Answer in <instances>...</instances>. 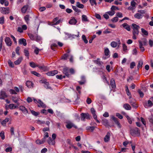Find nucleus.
<instances>
[{"mask_svg":"<svg viewBox=\"0 0 153 153\" xmlns=\"http://www.w3.org/2000/svg\"><path fill=\"white\" fill-rule=\"evenodd\" d=\"M130 134L133 136H139L140 135V132L139 128L135 127L131 129L130 131Z\"/></svg>","mask_w":153,"mask_h":153,"instance_id":"obj_1","label":"nucleus"},{"mask_svg":"<svg viewBox=\"0 0 153 153\" xmlns=\"http://www.w3.org/2000/svg\"><path fill=\"white\" fill-rule=\"evenodd\" d=\"M34 102L36 104H39L38 105V107H42L43 108H45L46 107V105L40 100H37L34 98H33Z\"/></svg>","mask_w":153,"mask_h":153,"instance_id":"obj_2","label":"nucleus"},{"mask_svg":"<svg viewBox=\"0 0 153 153\" xmlns=\"http://www.w3.org/2000/svg\"><path fill=\"white\" fill-rule=\"evenodd\" d=\"M143 105L146 108H148L151 107L153 105V103L150 100H148L147 101H145L143 103Z\"/></svg>","mask_w":153,"mask_h":153,"instance_id":"obj_3","label":"nucleus"},{"mask_svg":"<svg viewBox=\"0 0 153 153\" xmlns=\"http://www.w3.org/2000/svg\"><path fill=\"white\" fill-rule=\"evenodd\" d=\"M28 35L31 40L38 41L40 39L38 37L36 34L33 35L32 33H29L28 34Z\"/></svg>","mask_w":153,"mask_h":153,"instance_id":"obj_4","label":"nucleus"},{"mask_svg":"<svg viewBox=\"0 0 153 153\" xmlns=\"http://www.w3.org/2000/svg\"><path fill=\"white\" fill-rule=\"evenodd\" d=\"M0 11L3 14H7L9 13V7H1L0 8Z\"/></svg>","mask_w":153,"mask_h":153,"instance_id":"obj_5","label":"nucleus"},{"mask_svg":"<svg viewBox=\"0 0 153 153\" xmlns=\"http://www.w3.org/2000/svg\"><path fill=\"white\" fill-rule=\"evenodd\" d=\"M100 59L97 58V60H94V63L97 64L99 66H100L102 68H103L104 67V66L103 65V62L100 60H99Z\"/></svg>","mask_w":153,"mask_h":153,"instance_id":"obj_6","label":"nucleus"},{"mask_svg":"<svg viewBox=\"0 0 153 153\" xmlns=\"http://www.w3.org/2000/svg\"><path fill=\"white\" fill-rule=\"evenodd\" d=\"M111 119L113 120L115 123L118 126L119 128H121V125L118 121V119L117 118L113 116H111Z\"/></svg>","mask_w":153,"mask_h":153,"instance_id":"obj_7","label":"nucleus"},{"mask_svg":"<svg viewBox=\"0 0 153 153\" xmlns=\"http://www.w3.org/2000/svg\"><path fill=\"white\" fill-rule=\"evenodd\" d=\"M42 83L45 84L44 87L47 89H50L52 90V88L49 86V84L48 82L45 80L42 81Z\"/></svg>","mask_w":153,"mask_h":153,"instance_id":"obj_8","label":"nucleus"},{"mask_svg":"<svg viewBox=\"0 0 153 153\" xmlns=\"http://www.w3.org/2000/svg\"><path fill=\"white\" fill-rule=\"evenodd\" d=\"M63 72L68 77L70 75L69 74V70L68 68H64L63 70Z\"/></svg>","mask_w":153,"mask_h":153,"instance_id":"obj_9","label":"nucleus"},{"mask_svg":"<svg viewBox=\"0 0 153 153\" xmlns=\"http://www.w3.org/2000/svg\"><path fill=\"white\" fill-rule=\"evenodd\" d=\"M5 42L8 46H10L12 45V42L10 38L6 37L5 39Z\"/></svg>","mask_w":153,"mask_h":153,"instance_id":"obj_10","label":"nucleus"},{"mask_svg":"<svg viewBox=\"0 0 153 153\" xmlns=\"http://www.w3.org/2000/svg\"><path fill=\"white\" fill-rule=\"evenodd\" d=\"M7 97V96L4 91H1L0 94V99H4L5 98Z\"/></svg>","mask_w":153,"mask_h":153,"instance_id":"obj_11","label":"nucleus"},{"mask_svg":"<svg viewBox=\"0 0 153 153\" xmlns=\"http://www.w3.org/2000/svg\"><path fill=\"white\" fill-rule=\"evenodd\" d=\"M66 126L67 128L68 129H70L72 127H74L76 128H77V127L76 126H75L73 123L71 122L68 123L66 125Z\"/></svg>","mask_w":153,"mask_h":153,"instance_id":"obj_12","label":"nucleus"},{"mask_svg":"<svg viewBox=\"0 0 153 153\" xmlns=\"http://www.w3.org/2000/svg\"><path fill=\"white\" fill-rule=\"evenodd\" d=\"M19 44H22L24 46H25L27 45L26 40L24 38L19 39Z\"/></svg>","mask_w":153,"mask_h":153,"instance_id":"obj_13","label":"nucleus"},{"mask_svg":"<svg viewBox=\"0 0 153 153\" xmlns=\"http://www.w3.org/2000/svg\"><path fill=\"white\" fill-rule=\"evenodd\" d=\"M12 98L13 101L14 103H17L18 105H19V103L18 102L19 99L18 96H13L12 97Z\"/></svg>","mask_w":153,"mask_h":153,"instance_id":"obj_14","label":"nucleus"},{"mask_svg":"<svg viewBox=\"0 0 153 153\" xmlns=\"http://www.w3.org/2000/svg\"><path fill=\"white\" fill-rule=\"evenodd\" d=\"M58 72L57 70H54L48 72L47 74L49 76H53L55 74H56L58 73Z\"/></svg>","mask_w":153,"mask_h":153,"instance_id":"obj_15","label":"nucleus"},{"mask_svg":"<svg viewBox=\"0 0 153 153\" xmlns=\"http://www.w3.org/2000/svg\"><path fill=\"white\" fill-rule=\"evenodd\" d=\"M138 42L139 43V47L140 51H141L143 52L145 51V50L144 47L143 46V45L142 44V42H141V40H139L138 41Z\"/></svg>","mask_w":153,"mask_h":153,"instance_id":"obj_16","label":"nucleus"},{"mask_svg":"<svg viewBox=\"0 0 153 153\" xmlns=\"http://www.w3.org/2000/svg\"><path fill=\"white\" fill-rule=\"evenodd\" d=\"M110 134L108 132L104 138V140L105 142H107L110 140Z\"/></svg>","mask_w":153,"mask_h":153,"instance_id":"obj_17","label":"nucleus"},{"mask_svg":"<svg viewBox=\"0 0 153 153\" xmlns=\"http://www.w3.org/2000/svg\"><path fill=\"white\" fill-rule=\"evenodd\" d=\"M19 109L22 111L23 113L25 114L28 113V111L26 108L24 106H19Z\"/></svg>","mask_w":153,"mask_h":153,"instance_id":"obj_18","label":"nucleus"},{"mask_svg":"<svg viewBox=\"0 0 153 153\" xmlns=\"http://www.w3.org/2000/svg\"><path fill=\"white\" fill-rule=\"evenodd\" d=\"M57 20H55L53 22H48V24L50 25H54L58 24L60 22V20L57 21Z\"/></svg>","mask_w":153,"mask_h":153,"instance_id":"obj_19","label":"nucleus"},{"mask_svg":"<svg viewBox=\"0 0 153 153\" xmlns=\"http://www.w3.org/2000/svg\"><path fill=\"white\" fill-rule=\"evenodd\" d=\"M49 145H54L55 144V141L54 140H52L51 137H49L47 141Z\"/></svg>","mask_w":153,"mask_h":153,"instance_id":"obj_20","label":"nucleus"},{"mask_svg":"<svg viewBox=\"0 0 153 153\" xmlns=\"http://www.w3.org/2000/svg\"><path fill=\"white\" fill-rule=\"evenodd\" d=\"M0 2L1 4H4L6 7L9 4L8 1L7 0H0Z\"/></svg>","mask_w":153,"mask_h":153,"instance_id":"obj_21","label":"nucleus"},{"mask_svg":"<svg viewBox=\"0 0 153 153\" xmlns=\"http://www.w3.org/2000/svg\"><path fill=\"white\" fill-rule=\"evenodd\" d=\"M123 27L128 31H130V28L129 26L126 23H124L122 25Z\"/></svg>","mask_w":153,"mask_h":153,"instance_id":"obj_22","label":"nucleus"},{"mask_svg":"<svg viewBox=\"0 0 153 153\" xmlns=\"http://www.w3.org/2000/svg\"><path fill=\"white\" fill-rule=\"evenodd\" d=\"M112 88H113L116 87L115 82L114 79H111L110 81V84Z\"/></svg>","mask_w":153,"mask_h":153,"instance_id":"obj_23","label":"nucleus"},{"mask_svg":"<svg viewBox=\"0 0 153 153\" xmlns=\"http://www.w3.org/2000/svg\"><path fill=\"white\" fill-rule=\"evenodd\" d=\"M142 41H141L142 42V44L143 46H146L147 45V40L145 38H143L141 39Z\"/></svg>","mask_w":153,"mask_h":153,"instance_id":"obj_24","label":"nucleus"},{"mask_svg":"<svg viewBox=\"0 0 153 153\" xmlns=\"http://www.w3.org/2000/svg\"><path fill=\"white\" fill-rule=\"evenodd\" d=\"M22 57L19 58L18 59L14 62L15 64L16 65L19 64L22 61Z\"/></svg>","mask_w":153,"mask_h":153,"instance_id":"obj_25","label":"nucleus"},{"mask_svg":"<svg viewBox=\"0 0 153 153\" xmlns=\"http://www.w3.org/2000/svg\"><path fill=\"white\" fill-rule=\"evenodd\" d=\"M28 5H25L23 6L21 9V11L23 13H25L26 12V10L28 8Z\"/></svg>","mask_w":153,"mask_h":153,"instance_id":"obj_26","label":"nucleus"},{"mask_svg":"<svg viewBox=\"0 0 153 153\" xmlns=\"http://www.w3.org/2000/svg\"><path fill=\"white\" fill-rule=\"evenodd\" d=\"M95 128V127L94 126H88L86 128V129L87 130H90L91 132H93Z\"/></svg>","mask_w":153,"mask_h":153,"instance_id":"obj_27","label":"nucleus"},{"mask_svg":"<svg viewBox=\"0 0 153 153\" xmlns=\"http://www.w3.org/2000/svg\"><path fill=\"white\" fill-rule=\"evenodd\" d=\"M123 107L127 110H130L131 109V107L128 104H125L123 105Z\"/></svg>","mask_w":153,"mask_h":153,"instance_id":"obj_28","label":"nucleus"},{"mask_svg":"<svg viewBox=\"0 0 153 153\" xmlns=\"http://www.w3.org/2000/svg\"><path fill=\"white\" fill-rule=\"evenodd\" d=\"M132 26L133 30H139L140 28V27L139 25H137L135 24H132Z\"/></svg>","mask_w":153,"mask_h":153,"instance_id":"obj_29","label":"nucleus"},{"mask_svg":"<svg viewBox=\"0 0 153 153\" xmlns=\"http://www.w3.org/2000/svg\"><path fill=\"white\" fill-rule=\"evenodd\" d=\"M76 6L80 8H83L84 7V5L82 4H80L79 2H76Z\"/></svg>","mask_w":153,"mask_h":153,"instance_id":"obj_30","label":"nucleus"},{"mask_svg":"<svg viewBox=\"0 0 153 153\" xmlns=\"http://www.w3.org/2000/svg\"><path fill=\"white\" fill-rule=\"evenodd\" d=\"M36 66L37 67H38L40 70L43 71H45L46 69V67L44 65L40 66L39 65H37Z\"/></svg>","mask_w":153,"mask_h":153,"instance_id":"obj_31","label":"nucleus"},{"mask_svg":"<svg viewBox=\"0 0 153 153\" xmlns=\"http://www.w3.org/2000/svg\"><path fill=\"white\" fill-rule=\"evenodd\" d=\"M68 56V55L67 53H65L62 55L61 58V59L64 60H66Z\"/></svg>","mask_w":153,"mask_h":153,"instance_id":"obj_32","label":"nucleus"},{"mask_svg":"<svg viewBox=\"0 0 153 153\" xmlns=\"http://www.w3.org/2000/svg\"><path fill=\"white\" fill-rule=\"evenodd\" d=\"M116 17H114L113 19H116L118 17L122 18L123 17V14L121 13L118 12L116 13Z\"/></svg>","mask_w":153,"mask_h":153,"instance_id":"obj_33","label":"nucleus"},{"mask_svg":"<svg viewBox=\"0 0 153 153\" xmlns=\"http://www.w3.org/2000/svg\"><path fill=\"white\" fill-rule=\"evenodd\" d=\"M9 118H7L1 122V124L3 126H4L6 124V123L9 121Z\"/></svg>","mask_w":153,"mask_h":153,"instance_id":"obj_34","label":"nucleus"},{"mask_svg":"<svg viewBox=\"0 0 153 153\" xmlns=\"http://www.w3.org/2000/svg\"><path fill=\"white\" fill-rule=\"evenodd\" d=\"M76 20H70L69 23L71 25H75L76 23Z\"/></svg>","mask_w":153,"mask_h":153,"instance_id":"obj_35","label":"nucleus"},{"mask_svg":"<svg viewBox=\"0 0 153 153\" xmlns=\"http://www.w3.org/2000/svg\"><path fill=\"white\" fill-rule=\"evenodd\" d=\"M26 85L28 88H31L32 85V83L30 81H27L26 83Z\"/></svg>","mask_w":153,"mask_h":153,"instance_id":"obj_36","label":"nucleus"},{"mask_svg":"<svg viewBox=\"0 0 153 153\" xmlns=\"http://www.w3.org/2000/svg\"><path fill=\"white\" fill-rule=\"evenodd\" d=\"M24 53L25 56L27 57L28 59H29V53L28 50L26 49H25L24 50Z\"/></svg>","mask_w":153,"mask_h":153,"instance_id":"obj_37","label":"nucleus"},{"mask_svg":"<svg viewBox=\"0 0 153 153\" xmlns=\"http://www.w3.org/2000/svg\"><path fill=\"white\" fill-rule=\"evenodd\" d=\"M143 64V61L142 60H140L139 62L137 65V68L138 69L140 67H142Z\"/></svg>","mask_w":153,"mask_h":153,"instance_id":"obj_38","label":"nucleus"},{"mask_svg":"<svg viewBox=\"0 0 153 153\" xmlns=\"http://www.w3.org/2000/svg\"><path fill=\"white\" fill-rule=\"evenodd\" d=\"M141 32L143 33V35L146 36H148V32L145 30L144 29L142 28L141 29Z\"/></svg>","mask_w":153,"mask_h":153,"instance_id":"obj_39","label":"nucleus"},{"mask_svg":"<svg viewBox=\"0 0 153 153\" xmlns=\"http://www.w3.org/2000/svg\"><path fill=\"white\" fill-rule=\"evenodd\" d=\"M109 51L108 48H105L104 51L105 54L106 56H108L109 53Z\"/></svg>","mask_w":153,"mask_h":153,"instance_id":"obj_40","label":"nucleus"},{"mask_svg":"<svg viewBox=\"0 0 153 153\" xmlns=\"http://www.w3.org/2000/svg\"><path fill=\"white\" fill-rule=\"evenodd\" d=\"M81 120L83 121H85V113H82L80 114Z\"/></svg>","mask_w":153,"mask_h":153,"instance_id":"obj_41","label":"nucleus"},{"mask_svg":"<svg viewBox=\"0 0 153 153\" xmlns=\"http://www.w3.org/2000/svg\"><path fill=\"white\" fill-rule=\"evenodd\" d=\"M8 107L10 109H12L13 108H16L17 106L14 105L13 104H11L8 105Z\"/></svg>","mask_w":153,"mask_h":153,"instance_id":"obj_42","label":"nucleus"},{"mask_svg":"<svg viewBox=\"0 0 153 153\" xmlns=\"http://www.w3.org/2000/svg\"><path fill=\"white\" fill-rule=\"evenodd\" d=\"M31 114L35 116H37L39 114V113L35 111L32 110L30 111Z\"/></svg>","mask_w":153,"mask_h":153,"instance_id":"obj_43","label":"nucleus"},{"mask_svg":"<svg viewBox=\"0 0 153 153\" xmlns=\"http://www.w3.org/2000/svg\"><path fill=\"white\" fill-rule=\"evenodd\" d=\"M0 136L2 139L4 140L5 138L4 133V131H1L0 133Z\"/></svg>","mask_w":153,"mask_h":153,"instance_id":"obj_44","label":"nucleus"},{"mask_svg":"<svg viewBox=\"0 0 153 153\" xmlns=\"http://www.w3.org/2000/svg\"><path fill=\"white\" fill-rule=\"evenodd\" d=\"M90 2L91 6H93L94 4L95 5L97 4L95 0H90Z\"/></svg>","mask_w":153,"mask_h":153,"instance_id":"obj_45","label":"nucleus"},{"mask_svg":"<svg viewBox=\"0 0 153 153\" xmlns=\"http://www.w3.org/2000/svg\"><path fill=\"white\" fill-rule=\"evenodd\" d=\"M82 38L83 40L84 41V42L86 44L88 43V40L86 39V36L85 35H83L82 36Z\"/></svg>","mask_w":153,"mask_h":153,"instance_id":"obj_46","label":"nucleus"},{"mask_svg":"<svg viewBox=\"0 0 153 153\" xmlns=\"http://www.w3.org/2000/svg\"><path fill=\"white\" fill-rule=\"evenodd\" d=\"M142 15L139 13H137L134 15V17L137 19H140L141 18Z\"/></svg>","mask_w":153,"mask_h":153,"instance_id":"obj_47","label":"nucleus"},{"mask_svg":"<svg viewBox=\"0 0 153 153\" xmlns=\"http://www.w3.org/2000/svg\"><path fill=\"white\" fill-rule=\"evenodd\" d=\"M111 45L112 47L115 48L117 46V44L116 42H112L111 43Z\"/></svg>","mask_w":153,"mask_h":153,"instance_id":"obj_48","label":"nucleus"},{"mask_svg":"<svg viewBox=\"0 0 153 153\" xmlns=\"http://www.w3.org/2000/svg\"><path fill=\"white\" fill-rule=\"evenodd\" d=\"M72 8L76 12H80V10L77 8L75 6H72Z\"/></svg>","mask_w":153,"mask_h":153,"instance_id":"obj_49","label":"nucleus"},{"mask_svg":"<svg viewBox=\"0 0 153 153\" xmlns=\"http://www.w3.org/2000/svg\"><path fill=\"white\" fill-rule=\"evenodd\" d=\"M139 30L137 29H134L133 30V35H138L139 33Z\"/></svg>","mask_w":153,"mask_h":153,"instance_id":"obj_50","label":"nucleus"},{"mask_svg":"<svg viewBox=\"0 0 153 153\" xmlns=\"http://www.w3.org/2000/svg\"><path fill=\"white\" fill-rule=\"evenodd\" d=\"M31 74H34V75H35L39 77L40 76V75L39 73H38L36 71H31Z\"/></svg>","mask_w":153,"mask_h":153,"instance_id":"obj_51","label":"nucleus"},{"mask_svg":"<svg viewBox=\"0 0 153 153\" xmlns=\"http://www.w3.org/2000/svg\"><path fill=\"white\" fill-rule=\"evenodd\" d=\"M107 13L110 16H112L115 13V12L114 11L111 10V11H109L107 12Z\"/></svg>","mask_w":153,"mask_h":153,"instance_id":"obj_52","label":"nucleus"},{"mask_svg":"<svg viewBox=\"0 0 153 153\" xmlns=\"http://www.w3.org/2000/svg\"><path fill=\"white\" fill-rule=\"evenodd\" d=\"M93 117L95 119L97 123H100V121L97 120V117L95 113L92 114Z\"/></svg>","mask_w":153,"mask_h":153,"instance_id":"obj_53","label":"nucleus"},{"mask_svg":"<svg viewBox=\"0 0 153 153\" xmlns=\"http://www.w3.org/2000/svg\"><path fill=\"white\" fill-rule=\"evenodd\" d=\"M30 66L33 68H35L36 67H37L35 63L33 62H31L30 63Z\"/></svg>","mask_w":153,"mask_h":153,"instance_id":"obj_54","label":"nucleus"},{"mask_svg":"<svg viewBox=\"0 0 153 153\" xmlns=\"http://www.w3.org/2000/svg\"><path fill=\"white\" fill-rule=\"evenodd\" d=\"M41 51L40 49H39L37 48L36 47V48H35V49L34 50V53L36 55H37L39 53V51Z\"/></svg>","mask_w":153,"mask_h":153,"instance_id":"obj_55","label":"nucleus"},{"mask_svg":"<svg viewBox=\"0 0 153 153\" xmlns=\"http://www.w3.org/2000/svg\"><path fill=\"white\" fill-rule=\"evenodd\" d=\"M111 10L114 11L116 9L117 10H119V8L115 6H112L111 8Z\"/></svg>","mask_w":153,"mask_h":153,"instance_id":"obj_56","label":"nucleus"},{"mask_svg":"<svg viewBox=\"0 0 153 153\" xmlns=\"http://www.w3.org/2000/svg\"><path fill=\"white\" fill-rule=\"evenodd\" d=\"M20 49V48L19 46H18L16 48L15 50L16 53L19 55H20V53L19 52Z\"/></svg>","mask_w":153,"mask_h":153,"instance_id":"obj_57","label":"nucleus"},{"mask_svg":"<svg viewBox=\"0 0 153 153\" xmlns=\"http://www.w3.org/2000/svg\"><path fill=\"white\" fill-rule=\"evenodd\" d=\"M138 92L141 97H143L144 94L143 93L140 89H138Z\"/></svg>","mask_w":153,"mask_h":153,"instance_id":"obj_58","label":"nucleus"},{"mask_svg":"<svg viewBox=\"0 0 153 153\" xmlns=\"http://www.w3.org/2000/svg\"><path fill=\"white\" fill-rule=\"evenodd\" d=\"M3 42V38L1 37L0 38V51H1L2 47V42Z\"/></svg>","mask_w":153,"mask_h":153,"instance_id":"obj_59","label":"nucleus"},{"mask_svg":"<svg viewBox=\"0 0 153 153\" xmlns=\"http://www.w3.org/2000/svg\"><path fill=\"white\" fill-rule=\"evenodd\" d=\"M126 117L127 119L128 123L130 124H131L132 123V121L131 119V118L128 115L126 116Z\"/></svg>","mask_w":153,"mask_h":153,"instance_id":"obj_60","label":"nucleus"},{"mask_svg":"<svg viewBox=\"0 0 153 153\" xmlns=\"http://www.w3.org/2000/svg\"><path fill=\"white\" fill-rule=\"evenodd\" d=\"M135 65V63L134 62H131L130 65V68L131 69H132L134 68V67Z\"/></svg>","mask_w":153,"mask_h":153,"instance_id":"obj_61","label":"nucleus"},{"mask_svg":"<svg viewBox=\"0 0 153 153\" xmlns=\"http://www.w3.org/2000/svg\"><path fill=\"white\" fill-rule=\"evenodd\" d=\"M116 116L120 119L123 118V116L119 113H117L116 114Z\"/></svg>","mask_w":153,"mask_h":153,"instance_id":"obj_62","label":"nucleus"},{"mask_svg":"<svg viewBox=\"0 0 153 153\" xmlns=\"http://www.w3.org/2000/svg\"><path fill=\"white\" fill-rule=\"evenodd\" d=\"M10 93L11 94H17V93L16 92V91L13 89H10L9 91Z\"/></svg>","mask_w":153,"mask_h":153,"instance_id":"obj_63","label":"nucleus"},{"mask_svg":"<svg viewBox=\"0 0 153 153\" xmlns=\"http://www.w3.org/2000/svg\"><path fill=\"white\" fill-rule=\"evenodd\" d=\"M136 3L134 0L132 1L131 2V5L135 8V5Z\"/></svg>","mask_w":153,"mask_h":153,"instance_id":"obj_64","label":"nucleus"}]
</instances>
